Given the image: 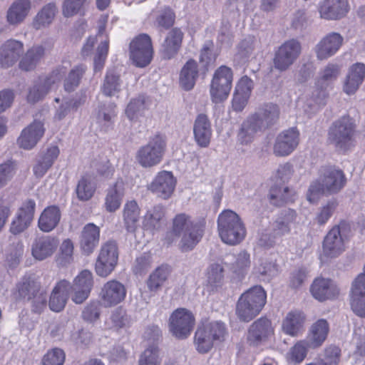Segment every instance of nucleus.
I'll list each match as a JSON object with an SVG mask.
<instances>
[{
    "label": "nucleus",
    "mask_w": 365,
    "mask_h": 365,
    "mask_svg": "<svg viewBox=\"0 0 365 365\" xmlns=\"http://www.w3.org/2000/svg\"><path fill=\"white\" fill-rule=\"evenodd\" d=\"M279 117V108L277 105L269 103L261 106L242 123L237 134L238 141L242 145L252 143L257 133L275 124Z\"/></svg>",
    "instance_id": "nucleus-1"
},
{
    "label": "nucleus",
    "mask_w": 365,
    "mask_h": 365,
    "mask_svg": "<svg viewBox=\"0 0 365 365\" xmlns=\"http://www.w3.org/2000/svg\"><path fill=\"white\" fill-rule=\"evenodd\" d=\"M204 228L203 220H195L185 213H180L173 218L172 228L168 235L180 238V249L182 252H189L192 250L201 240Z\"/></svg>",
    "instance_id": "nucleus-2"
},
{
    "label": "nucleus",
    "mask_w": 365,
    "mask_h": 365,
    "mask_svg": "<svg viewBox=\"0 0 365 365\" xmlns=\"http://www.w3.org/2000/svg\"><path fill=\"white\" fill-rule=\"evenodd\" d=\"M346 178L344 172L334 167L324 168L318 179L313 180L308 188L307 199L315 203L323 195L338 193L345 186Z\"/></svg>",
    "instance_id": "nucleus-3"
},
{
    "label": "nucleus",
    "mask_w": 365,
    "mask_h": 365,
    "mask_svg": "<svg viewBox=\"0 0 365 365\" xmlns=\"http://www.w3.org/2000/svg\"><path fill=\"white\" fill-rule=\"evenodd\" d=\"M340 74V67L335 63H328L319 73L315 87L307 94L304 101V111L313 113L324 106L328 97L327 87L336 80Z\"/></svg>",
    "instance_id": "nucleus-4"
},
{
    "label": "nucleus",
    "mask_w": 365,
    "mask_h": 365,
    "mask_svg": "<svg viewBox=\"0 0 365 365\" xmlns=\"http://www.w3.org/2000/svg\"><path fill=\"white\" fill-rule=\"evenodd\" d=\"M217 230L222 241L229 245L240 244L246 236V228L241 218L230 210L219 215Z\"/></svg>",
    "instance_id": "nucleus-5"
},
{
    "label": "nucleus",
    "mask_w": 365,
    "mask_h": 365,
    "mask_svg": "<svg viewBox=\"0 0 365 365\" xmlns=\"http://www.w3.org/2000/svg\"><path fill=\"white\" fill-rule=\"evenodd\" d=\"M267 294L261 286H255L244 292L236 305V314L240 321L248 322L255 318L266 303Z\"/></svg>",
    "instance_id": "nucleus-6"
},
{
    "label": "nucleus",
    "mask_w": 365,
    "mask_h": 365,
    "mask_svg": "<svg viewBox=\"0 0 365 365\" xmlns=\"http://www.w3.org/2000/svg\"><path fill=\"white\" fill-rule=\"evenodd\" d=\"M355 125L351 118L343 116L330 126L328 140L337 150L345 152L354 146Z\"/></svg>",
    "instance_id": "nucleus-7"
},
{
    "label": "nucleus",
    "mask_w": 365,
    "mask_h": 365,
    "mask_svg": "<svg viewBox=\"0 0 365 365\" xmlns=\"http://www.w3.org/2000/svg\"><path fill=\"white\" fill-rule=\"evenodd\" d=\"M226 328L221 322H211L197 328L195 334V345L198 352L210 351L215 342L225 339Z\"/></svg>",
    "instance_id": "nucleus-8"
},
{
    "label": "nucleus",
    "mask_w": 365,
    "mask_h": 365,
    "mask_svg": "<svg viewBox=\"0 0 365 365\" xmlns=\"http://www.w3.org/2000/svg\"><path fill=\"white\" fill-rule=\"evenodd\" d=\"M66 73L64 67L53 70L46 76L39 77L29 88L27 101L30 103H36L43 98L60 83Z\"/></svg>",
    "instance_id": "nucleus-9"
},
{
    "label": "nucleus",
    "mask_w": 365,
    "mask_h": 365,
    "mask_svg": "<svg viewBox=\"0 0 365 365\" xmlns=\"http://www.w3.org/2000/svg\"><path fill=\"white\" fill-rule=\"evenodd\" d=\"M165 148L164 138L159 135H155L146 145L139 148L136 153V160L143 168L154 167L162 161Z\"/></svg>",
    "instance_id": "nucleus-10"
},
{
    "label": "nucleus",
    "mask_w": 365,
    "mask_h": 365,
    "mask_svg": "<svg viewBox=\"0 0 365 365\" xmlns=\"http://www.w3.org/2000/svg\"><path fill=\"white\" fill-rule=\"evenodd\" d=\"M233 73L231 68L220 66L214 73L210 88L212 101L218 103L225 101L232 86Z\"/></svg>",
    "instance_id": "nucleus-11"
},
{
    "label": "nucleus",
    "mask_w": 365,
    "mask_h": 365,
    "mask_svg": "<svg viewBox=\"0 0 365 365\" xmlns=\"http://www.w3.org/2000/svg\"><path fill=\"white\" fill-rule=\"evenodd\" d=\"M118 260V250L117 244L108 241L103 244L95 264L96 274L101 277L109 276L115 269Z\"/></svg>",
    "instance_id": "nucleus-12"
},
{
    "label": "nucleus",
    "mask_w": 365,
    "mask_h": 365,
    "mask_svg": "<svg viewBox=\"0 0 365 365\" xmlns=\"http://www.w3.org/2000/svg\"><path fill=\"white\" fill-rule=\"evenodd\" d=\"M195 317L187 309H175L169 318V329L172 334L180 339L188 337L195 325Z\"/></svg>",
    "instance_id": "nucleus-13"
},
{
    "label": "nucleus",
    "mask_w": 365,
    "mask_h": 365,
    "mask_svg": "<svg viewBox=\"0 0 365 365\" xmlns=\"http://www.w3.org/2000/svg\"><path fill=\"white\" fill-rule=\"evenodd\" d=\"M153 46L150 37L145 34L136 36L130 43V56L138 67H145L153 58Z\"/></svg>",
    "instance_id": "nucleus-14"
},
{
    "label": "nucleus",
    "mask_w": 365,
    "mask_h": 365,
    "mask_svg": "<svg viewBox=\"0 0 365 365\" xmlns=\"http://www.w3.org/2000/svg\"><path fill=\"white\" fill-rule=\"evenodd\" d=\"M301 53V44L295 39H290L282 44L274 53L273 59L276 69L284 71L291 66Z\"/></svg>",
    "instance_id": "nucleus-15"
},
{
    "label": "nucleus",
    "mask_w": 365,
    "mask_h": 365,
    "mask_svg": "<svg viewBox=\"0 0 365 365\" xmlns=\"http://www.w3.org/2000/svg\"><path fill=\"white\" fill-rule=\"evenodd\" d=\"M345 225L334 226L323 242V253L329 257H336L345 250Z\"/></svg>",
    "instance_id": "nucleus-16"
},
{
    "label": "nucleus",
    "mask_w": 365,
    "mask_h": 365,
    "mask_svg": "<svg viewBox=\"0 0 365 365\" xmlns=\"http://www.w3.org/2000/svg\"><path fill=\"white\" fill-rule=\"evenodd\" d=\"M126 294L125 285L118 280L112 279L103 285L99 297L103 307H111L121 303L125 299Z\"/></svg>",
    "instance_id": "nucleus-17"
},
{
    "label": "nucleus",
    "mask_w": 365,
    "mask_h": 365,
    "mask_svg": "<svg viewBox=\"0 0 365 365\" xmlns=\"http://www.w3.org/2000/svg\"><path fill=\"white\" fill-rule=\"evenodd\" d=\"M299 133L295 128H292L280 133L276 138L273 153L276 156H287L298 146Z\"/></svg>",
    "instance_id": "nucleus-18"
},
{
    "label": "nucleus",
    "mask_w": 365,
    "mask_h": 365,
    "mask_svg": "<svg viewBox=\"0 0 365 365\" xmlns=\"http://www.w3.org/2000/svg\"><path fill=\"white\" fill-rule=\"evenodd\" d=\"M24 52V44L22 41L10 38L4 41L0 46V65L3 68L13 66L19 61Z\"/></svg>",
    "instance_id": "nucleus-19"
},
{
    "label": "nucleus",
    "mask_w": 365,
    "mask_h": 365,
    "mask_svg": "<svg viewBox=\"0 0 365 365\" xmlns=\"http://www.w3.org/2000/svg\"><path fill=\"white\" fill-rule=\"evenodd\" d=\"M49 51L47 43H36L24 52L19 62V67L25 71H34L43 61Z\"/></svg>",
    "instance_id": "nucleus-20"
},
{
    "label": "nucleus",
    "mask_w": 365,
    "mask_h": 365,
    "mask_svg": "<svg viewBox=\"0 0 365 365\" xmlns=\"http://www.w3.org/2000/svg\"><path fill=\"white\" fill-rule=\"evenodd\" d=\"M175 185L176 180L173 173L164 170L158 173L148 188L158 197L165 200L171 196Z\"/></svg>",
    "instance_id": "nucleus-21"
},
{
    "label": "nucleus",
    "mask_w": 365,
    "mask_h": 365,
    "mask_svg": "<svg viewBox=\"0 0 365 365\" xmlns=\"http://www.w3.org/2000/svg\"><path fill=\"white\" fill-rule=\"evenodd\" d=\"M273 334L271 322L266 317H261L250 325L247 339L250 344L257 346L267 341Z\"/></svg>",
    "instance_id": "nucleus-22"
},
{
    "label": "nucleus",
    "mask_w": 365,
    "mask_h": 365,
    "mask_svg": "<svg viewBox=\"0 0 365 365\" xmlns=\"http://www.w3.org/2000/svg\"><path fill=\"white\" fill-rule=\"evenodd\" d=\"M35 209L34 200L29 199L24 201L11 222L10 231L17 235L27 229L33 221Z\"/></svg>",
    "instance_id": "nucleus-23"
},
{
    "label": "nucleus",
    "mask_w": 365,
    "mask_h": 365,
    "mask_svg": "<svg viewBox=\"0 0 365 365\" xmlns=\"http://www.w3.org/2000/svg\"><path fill=\"white\" fill-rule=\"evenodd\" d=\"M93 285L92 273L83 270L75 279L71 290L73 292L72 300L76 304L83 303L89 296Z\"/></svg>",
    "instance_id": "nucleus-24"
},
{
    "label": "nucleus",
    "mask_w": 365,
    "mask_h": 365,
    "mask_svg": "<svg viewBox=\"0 0 365 365\" xmlns=\"http://www.w3.org/2000/svg\"><path fill=\"white\" fill-rule=\"evenodd\" d=\"M343 40V37L336 32L325 36L315 46L317 58L325 60L334 56L341 46Z\"/></svg>",
    "instance_id": "nucleus-25"
},
{
    "label": "nucleus",
    "mask_w": 365,
    "mask_h": 365,
    "mask_svg": "<svg viewBox=\"0 0 365 365\" xmlns=\"http://www.w3.org/2000/svg\"><path fill=\"white\" fill-rule=\"evenodd\" d=\"M44 132L43 123L39 120H34L21 131L17 143L20 148L31 150L41 140Z\"/></svg>",
    "instance_id": "nucleus-26"
},
{
    "label": "nucleus",
    "mask_w": 365,
    "mask_h": 365,
    "mask_svg": "<svg viewBox=\"0 0 365 365\" xmlns=\"http://www.w3.org/2000/svg\"><path fill=\"white\" fill-rule=\"evenodd\" d=\"M346 0H323L319 5L320 17L326 20H337L349 11Z\"/></svg>",
    "instance_id": "nucleus-27"
},
{
    "label": "nucleus",
    "mask_w": 365,
    "mask_h": 365,
    "mask_svg": "<svg viewBox=\"0 0 365 365\" xmlns=\"http://www.w3.org/2000/svg\"><path fill=\"white\" fill-rule=\"evenodd\" d=\"M58 246V240L49 235L36 237L31 245V255L37 260L42 261L51 257Z\"/></svg>",
    "instance_id": "nucleus-28"
},
{
    "label": "nucleus",
    "mask_w": 365,
    "mask_h": 365,
    "mask_svg": "<svg viewBox=\"0 0 365 365\" xmlns=\"http://www.w3.org/2000/svg\"><path fill=\"white\" fill-rule=\"evenodd\" d=\"M194 140L200 148H207L211 142L212 130L210 120L203 113L197 115L193 124Z\"/></svg>",
    "instance_id": "nucleus-29"
},
{
    "label": "nucleus",
    "mask_w": 365,
    "mask_h": 365,
    "mask_svg": "<svg viewBox=\"0 0 365 365\" xmlns=\"http://www.w3.org/2000/svg\"><path fill=\"white\" fill-rule=\"evenodd\" d=\"M100 227L93 223L86 225L81 233L79 245L85 255H90L98 247L100 241Z\"/></svg>",
    "instance_id": "nucleus-30"
},
{
    "label": "nucleus",
    "mask_w": 365,
    "mask_h": 365,
    "mask_svg": "<svg viewBox=\"0 0 365 365\" xmlns=\"http://www.w3.org/2000/svg\"><path fill=\"white\" fill-rule=\"evenodd\" d=\"M71 290L70 282L66 279L60 280L53 287L48 305L51 310L59 312L62 311L68 299V295Z\"/></svg>",
    "instance_id": "nucleus-31"
},
{
    "label": "nucleus",
    "mask_w": 365,
    "mask_h": 365,
    "mask_svg": "<svg viewBox=\"0 0 365 365\" xmlns=\"http://www.w3.org/2000/svg\"><path fill=\"white\" fill-rule=\"evenodd\" d=\"M352 311L360 317H365V276L359 275L353 284L351 295Z\"/></svg>",
    "instance_id": "nucleus-32"
},
{
    "label": "nucleus",
    "mask_w": 365,
    "mask_h": 365,
    "mask_svg": "<svg viewBox=\"0 0 365 365\" xmlns=\"http://www.w3.org/2000/svg\"><path fill=\"white\" fill-rule=\"evenodd\" d=\"M58 13L57 4L54 1L44 4L34 16L32 27L36 30L48 28L55 21Z\"/></svg>",
    "instance_id": "nucleus-33"
},
{
    "label": "nucleus",
    "mask_w": 365,
    "mask_h": 365,
    "mask_svg": "<svg viewBox=\"0 0 365 365\" xmlns=\"http://www.w3.org/2000/svg\"><path fill=\"white\" fill-rule=\"evenodd\" d=\"M311 292L319 301H325L336 297L339 294V289L330 279L317 278L312 284Z\"/></svg>",
    "instance_id": "nucleus-34"
},
{
    "label": "nucleus",
    "mask_w": 365,
    "mask_h": 365,
    "mask_svg": "<svg viewBox=\"0 0 365 365\" xmlns=\"http://www.w3.org/2000/svg\"><path fill=\"white\" fill-rule=\"evenodd\" d=\"M31 0H14L6 12V21L10 25L16 26L26 19L31 10Z\"/></svg>",
    "instance_id": "nucleus-35"
},
{
    "label": "nucleus",
    "mask_w": 365,
    "mask_h": 365,
    "mask_svg": "<svg viewBox=\"0 0 365 365\" xmlns=\"http://www.w3.org/2000/svg\"><path fill=\"white\" fill-rule=\"evenodd\" d=\"M61 217V213L58 206H48L40 215L38 227L42 232H49L57 227Z\"/></svg>",
    "instance_id": "nucleus-36"
},
{
    "label": "nucleus",
    "mask_w": 365,
    "mask_h": 365,
    "mask_svg": "<svg viewBox=\"0 0 365 365\" xmlns=\"http://www.w3.org/2000/svg\"><path fill=\"white\" fill-rule=\"evenodd\" d=\"M165 217V209L157 205L149 209L143 217V225L145 230L152 234L159 231L163 226Z\"/></svg>",
    "instance_id": "nucleus-37"
},
{
    "label": "nucleus",
    "mask_w": 365,
    "mask_h": 365,
    "mask_svg": "<svg viewBox=\"0 0 365 365\" xmlns=\"http://www.w3.org/2000/svg\"><path fill=\"white\" fill-rule=\"evenodd\" d=\"M182 38L183 33L180 29L174 28L168 32L162 44V53L164 58L170 59L178 53Z\"/></svg>",
    "instance_id": "nucleus-38"
},
{
    "label": "nucleus",
    "mask_w": 365,
    "mask_h": 365,
    "mask_svg": "<svg viewBox=\"0 0 365 365\" xmlns=\"http://www.w3.org/2000/svg\"><path fill=\"white\" fill-rule=\"evenodd\" d=\"M365 77V65L357 63L353 65L347 74L344 84V91L349 94L354 93Z\"/></svg>",
    "instance_id": "nucleus-39"
},
{
    "label": "nucleus",
    "mask_w": 365,
    "mask_h": 365,
    "mask_svg": "<svg viewBox=\"0 0 365 365\" xmlns=\"http://www.w3.org/2000/svg\"><path fill=\"white\" fill-rule=\"evenodd\" d=\"M295 211L290 209L284 210L271 224L270 228L276 236L281 237L290 232L291 225L295 221Z\"/></svg>",
    "instance_id": "nucleus-40"
},
{
    "label": "nucleus",
    "mask_w": 365,
    "mask_h": 365,
    "mask_svg": "<svg viewBox=\"0 0 365 365\" xmlns=\"http://www.w3.org/2000/svg\"><path fill=\"white\" fill-rule=\"evenodd\" d=\"M304 320L305 317L302 312L291 311L282 322V330L287 335L297 336L302 332Z\"/></svg>",
    "instance_id": "nucleus-41"
},
{
    "label": "nucleus",
    "mask_w": 365,
    "mask_h": 365,
    "mask_svg": "<svg viewBox=\"0 0 365 365\" xmlns=\"http://www.w3.org/2000/svg\"><path fill=\"white\" fill-rule=\"evenodd\" d=\"M125 194V187L123 180L116 182L107 190L104 206L109 212H115L120 207Z\"/></svg>",
    "instance_id": "nucleus-42"
},
{
    "label": "nucleus",
    "mask_w": 365,
    "mask_h": 365,
    "mask_svg": "<svg viewBox=\"0 0 365 365\" xmlns=\"http://www.w3.org/2000/svg\"><path fill=\"white\" fill-rule=\"evenodd\" d=\"M198 65L193 60H188L182 66L180 73L179 82L181 87L185 91L192 89L198 78Z\"/></svg>",
    "instance_id": "nucleus-43"
},
{
    "label": "nucleus",
    "mask_w": 365,
    "mask_h": 365,
    "mask_svg": "<svg viewBox=\"0 0 365 365\" xmlns=\"http://www.w3.org/2000/svg\"><path fill=\"white\" fill-rule=\"evenodd\" d=\"M328 332V322L325 319H319L312 325L305 339L313 349H317L321 346L326 340Z\"/></svg>",
    "instance_id": "nucleus-44"
},
{
    "label": "nucleus",
    "mask_w": 365,
    "mask_h": 365,
    "mask_svg": "<svg viewBox=\"0 0 365 365\" xmlns=\"http://www.w3.org/2000/svg\"><path fill=\"white\" fill-rule=\"evenodd\" d=\"M140 209L135 200L125 202L123 209V219L125 227L129 232H134L138 227Z\"/></svg>",
    "instance_id": "nucleus-45"
},
{
    "label": "nucleus",
    "mask_w": 365,
    "mask_h": 365,
    "mask_svg": "<svg viewBox=\"0 0 365 365\" xmlns=\"http://www.w3.org/2000/svg\"><path fill=\"white\" fill-rule=\"evenodd\" d=\"M59 155L57 146L48 148L46 152L39 157L36 164L33 168V172L36 178H42L48 170L52 166Z\"/></svg>",
    "instance_id": "nucleus-46"
},
{
    "label": "nucleus",
    "mask_w": 365,
    "mask_h": 365,
    "mask_svg": "<svg viewBox=\"0 0 365 365\" xmlns=\"http://www.w3.org/2000/svg\"><path fill=\"white\" fill-rule=\"evenodd\" d=\"M254 272L262 280L269 282L278 274L279 269L275 260L268 257H263L259 260L258 264L255 265Z\"/></svg>",
    "instance_id": "nucleus-47"
},
{
    "label": "nucleus",
    "mask_w": 365,
    "mask_h": 365,
    "mask_svg": "<svg viewBox=\"0 0 365 365\" xmlns=\"http://www.w3.org/2000/svg\"><path fill=\"white\" fill-rule=\"evenodd\" d=\"M295 195L294 190L288 186L274 185L269 190V199L272 204L279 206L294 201Z\"/></svg>",
    "instance_id": "nucleus-48"
},
{
    "label": "nucleus",
    "mask_w": 365,
    "mask_h": 365,
    "mask_svg": "<svg viewBox=\"0 0 365 365\" xmlns=\"http://www.w3.org/2000/svg\"><path fill=\"white\" fill-rule=\"evenodd\" d=\"M96 190V183L92 175L86 174L78 180L76 193L81 201H88L94 195Z\"/></svg>",
    "instance_id": "nucleus-49"
},
{
    "label": "nucleus",
    "mask_w": 365,
    "mask_h": 365,
    "mask_svg": "<svg viewBox=\"0 0 365 365\" xmlns=\"http://www.w3.org/2000/svg\"><path fill=\"white\" fill-rule=\"evenodd\" d=\"M40 284L31 277H25L16 285V297L24 300H31L39 292Z\"/></svg>",
    "instance_id": "nucleus-50"
},
{
    "label": "nucleus",
    "mask_w": 365,
    "mask_h": 365,
    "mask_svg": "<svg viewBox=\"0 0 365 365\" xmlns=\"http://www.w3.org/2000/svg\"><path fill=\"white\" fill-rule=\"evenodd\" d=\"M309 349H314L306 339L299 340L287 352V359L292 364H301L307 357Z\"/></svg>",
    "instance_id": "nucleus-51"
},
{
    "label": "nucleus",
    "mask_w": 365,
    "mask_h": 365,
    "mask_svg": "<svg viewBox=\"0 0 365 365\" xmlns=\"http://www.w3.org/2000/svg\"><path fill=\"white\" fill-rule=\"evenodd\" d=\"M122 81L113 71H108L101 87L102 93L108 97L116 96L121 91Z\"/></svg>",
    "instance_id": "nucleus-52"
},
{
    "label": "nucleus",
    "mask_w": 365,
    "mask_h": 365,
    "mask_svg": "<svg viewBox=\"0 0 365 365\" xmlns=\"http://www.w3.org/2000/svg\"><path fill=\"white\" fill-rule=\"evenodd\" d=\"M171 272L168 265L162 264L157 267L150 274L147 281V286L150 291H158L168 279Z\"/></svg>",
    "instance_id": "nucleus-53"
},
{
    "label": "nucleus",
    "mask_w": 365,
    "mask_h": 365,
    "mask_svg": "<svg viewBox=\"0 0 365 365\" xmlns=\"http://www.w3.org/2000/svg\"><path fill=\"white\" fill-rule=\"evenodd\" d=\"M115 116V105L114 103H109L108 106L103 105L98 111L97 123L101 130L107 131L112 127Z\"/></svg>",
    "instance_id": "nucleus-54"
},
{
    "label": "nucleus",
    "mask_w": 365,
    "mask_h": 365,
    "mask_svg": "<svg viewBox=\"0 0 365 365\" xmlns=\"http://www.w3.org/2000/svg\"><path fill=\"white\" fill-rule=\"evenodd\" d=\"M147 109L145 98L140 96L129 102L125 109V115L130 120L137 121L144 116Z\"/></svg>",
    "instance_id": "nucleus-55"
},
{
    "label": "nucleus",
    "mask_w": 365,
    "mask_h": 365,
    "mask_svg": "<svg viewBox=\"0 0 365 365\" xmlns=\"http://www.w3.org/2000/svg\"><path fill=\"white\" fill-rule=\"evenodd\" d=\"M86 71V66L83 64L78 65L72 68L64 80L65 91L67 92L73 91L78 86Z\"/></svg>",
    "instance_id": "nucleus-56"
},
{
    "label": "nucleus",
    "mask_w": 365,
    "mask_h": 365,
    "mask_svg": "<svg viewBox=\"0 0 365 365\" xmlns=\"http://www.w3.org/2000/svg\"><path fill=\"white\" fill-rule=\"evenodd\" d=\"M338 205L339 203L336 199L327 201L326 204L319 209L315 217V222L319 225L326 224L335 212Z\"/></svg>",
    "instance_id": "nucleus-57"
},
{
    "label": "nucleus",
    "mask_w": 365,
    "mask_h": 365,
    "mask_svg": "<svg viewBox=\"0 0 365 365\" xmlns=\"http://www.w3.org/2000/svg\"><path fill=\"white\" fill-rule=\"evenodd\" d=\"M16 170L17 163L15 160H8L0 164V189L11 180Z\"/></svg>",
    "instance_id": "nucleus-58"
},
{
    "label": "nucleus",
    "mask_w": 365,
    "mask_h": 365,
    "mask_svg": "<svg viewBox=\"0 0 365 365\" xmlns=\"http://www.w3.org/2000/svg\"><path fill=\"white\" fill-rule=\"evenodd\" d=\"M161 357L158 346H149L140 356L138 365H160Z\"/></svg>",
    "instance_id": "nucleus-59"
},
{
    "label": "nucleus",
    "mask_w": 365,
    "mask_h": 365,
    "mask_svg": "<svg viewBox=\"0 0 365 365\" xmlns=\"http://www.w3.org/2000/svg\"><path fill=\"white\" fill-rule=\"evenodd\" d=\"M88 3V0H63L62 14L66 18L72 17L80 13Z\"/></svg>",
    "instance_id": "nucleus-60"
},
{
    "label": "nucleus",
    "mask_w": 365,
    "mask_h": 365,
    "mask_svg": "<svg viewBox=\"0 0 365 365\" xmlns=\"http://www.w3.org/2000/svg\"><path fill=\"white\" fill-rule=\"evenodd\" d=\"M251 265L250 255L245 250L240 251L232 264L234 272L240 274L247 272Z\"/></svg>",
    "instance_id": "nucleus-61"
},
{
    "label": "nucleus",
    "mask_w": 365,
    "mask_h": 365,
    "mask_svg": "<svg viewBox=\"0 0 365 365\" xmlns=\"http://www.w3.org/2000/svg\"><path fill=\"white\" fill-rule=\"evenodd\" d=\"M224 281V269L219 264H212L207 272L208 284L213 288L220 287Z\"/></svg>",
    "instance_id": "nucleus-62"
},
{
    "label": "nucleus",
    "mask_w": 365,
    "mask_h": 365,
    "mask_svg": "<svg viewBox=\"0 0 365 365\" xmlns=\"http://www.w3.org/2000/svg\"><path fill=\"white\" fill-rule=\"evenodd\" d=\"M175 15L173 11L169 7H165L159 11L156 16L155 24L157 26L168 29L175 22Z\"/></svg>",
    "instance_id": "nucleus-63"
},
{
    "label": "nucleus",
    "mask_w": 365,
    "mask_h": 365,
    "mask_svg": "<svg viewBox=\"0 0 365 365\" xmlns=\"http://www.w3.org/2000/svg\"><path fill=\"white\" fill-rule=\"evenodd\" d=\"M65 361L63 351L55 348L48 351L42 359V365H63Z\"/></svg>",
    "instance_id": "nucleus-64"
}]
</instances>
